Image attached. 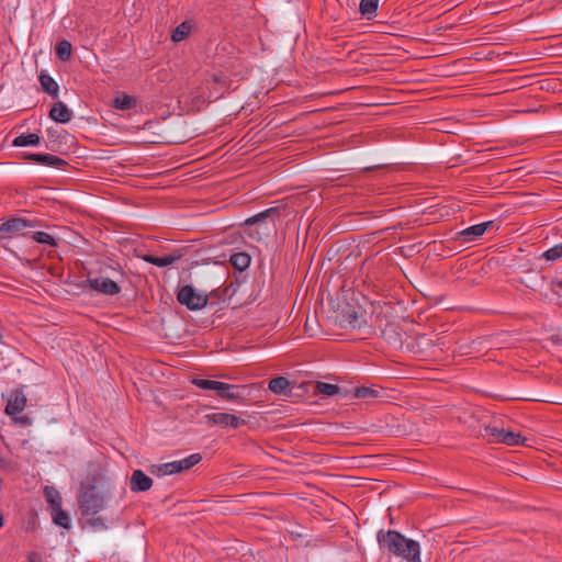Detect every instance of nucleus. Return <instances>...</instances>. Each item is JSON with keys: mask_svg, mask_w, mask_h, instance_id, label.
<instances>
[{"mask_svg": "<svg viewBox=\"0 0 562 562\" xmlns=\"http://www.w3.org/2000/svg\"><path fill=\"white\" fill-rule=\"evenodd\" d=\"M30 223L24 218H11L0 225V238H7L10 234L21 232Z\"/></svg>", "mask_w": 562, "mask_h": 562, "instance_id": "6e6552de", "label": "nucleus"}, {"mask_svg": "<svg viewBox=\"0 0 562 562\" xmlns=\"http://www.w3.org/2000/svg\"><path fill=\"white\" fill-rule=\"evenodd\" d=\"M8 467H9V461L5 458L0 456V468L7 469Z\"/></svg>", "mask_w": 562, "mask_h": 562, "instance_id": "f704fd0d", "label": "nucleus"}, {"mask_svg": "<svg viewBox=\"0 0 562 562\" xmlns=\"http://www.w3.org/2000/svg\"><path fill=\"white\" fill-rule=\"evenodd\" d=\"M41 143V137L35 133H23L18 135L12 145L15 147L37 146Z\"/></svg>", "mask_w": 562, "mask_h": 562, "instance_id": "dca6fc26", "label": "nucleus"}, {"mask_svg": "<svg viewBox=\"0 0 562 562\" xmlns=\"http://www.w3.org/2000/svg\"><path fill=\"white\" fill-rule=\"evenodd\" d=\"M274 210L273 209H270V210H266L252 217H249L246 220L245 224L246 225H254V224H257V223H261L263 222L266 218H268L270 216L271 213H273Z\"/></svg>", "mask_w": 562, "mask_h": 562, "instance_id": "c756f323", "label": "nucleus"}, {"mask_svg": "<svg viewBox=\"0 0 562 562\" xmlns=\"http://www.w3.org/2000/svg\"><path fill=\"white\" fill-rule=\"evenodd\" d=\"M315 389L318 393L324 396H334L338 393V387L335 384L326 382H317Z\"/></svg>", "mask_w": 562, "mask_h": 562, "instance_id": "a878e982", "label": "nucleus"}, {"mask_svg": "<svg viewBox=\"0 0 562 562\" xmlns=\"http://www.w3.org/2000/svg\"><path fill=\"white\" fill-rule=\"evenodd\" d=\"M44 497L48 504L49 510L58 509L61 507L63 498L60 493L54 486L44 487Z\"/></svg>", "mask_w": 562, "mask_h": 562, "instance_id": "4468645a", "label": "nucleus"}, {"mask_svg": "<svg viewBox=\"0 0 562 562\" xmlns=\"http://www.w3.org/2000/svg\"><path fill=\"white\" fill-rule=\"evenodd\" d=\"M378 326H379V328H382V326H383L382 321L379 322ZM381 331H382V335L386 337V331L384 329H381Z\"/></svg>", "mask_w": 562, "mask_h": 562, "instance_id": "e433bc0d", "label": "nucleus"}, {"mask_svg": "<svg viewBox=\"0 0 562 562\" xmlns=\"http://www.w3.org/2000/svg\"><path fill=\"white\" fill-rule=\"evenodd\" d=\"M56 55L63 61L68 60L71 57L72 46L67 40H63L57 43L55 47Z\"/></svg>", "mask_w": 562, "mask_h": 562, "instance_id": "412c9836", "label": "nucleus"}, {"mask_svg": "<svg viewBox=\"0 0 562 562\" xmlns=\"http://www.w3.org/2000/svg\"><path fill=\"white\" fill-rule=\"evenodd\" d=\"M88 282L93 290H95L100 293H105V278H103V277L93 278V279L89 278Z\"/></svg>", "mask_w": 562, "mask_h": 562, "instance_id": "7c9ffc66", "label": "nucleus"}, {"mask_svg": "<svg viewBox=\"0 0 562 562\" xmlns=\"http://www.w3.org/2000/svg\"><path fill=\"white\" fill-rule=\"evenodd\" d=\"M375 394H376V392L369 387H359L356 390V393H355L356 397H358V398L375 396Z\"/></svg>", "mask_w": 562, "mask_h": 562, "instance_id": "2f4dec72", "label": "nucleus"}, {"mask_svg": "<svg viewBox=\"0 0 562 562\" xmlns=\"http://www.w3.org/2000/svg\"><path fill=\"white\" fill-rule=\"evenodd\" d=\"M30 562H40V555L37 553H32L29 557Z\"/></svg>", "mask_w": 562, "mask_h": 562, "instance_id": "c9c22d12", "label": "nucleus"}, {"mask_svg": "<svg viewBox=\"0 0 562 562\" xmlns=\"http://www.w3.org/2000/svg\"><path fill=\"white\" fill-rule=\"evenodd\" d=\"M192 383L201 390H211L217 392L222 382L209 379L194 378L192 380Z\"/></svg>", "mask_w": 562, "mask_h": 562, "instance_id": "b1692460", "label": "nucleus"}, {"mask_svg": "<svg viewBox=\"0 0 562 562\" xmlns=\"http://www.w3.org/2000/svg\"><path fill=\"white\" fill-rule=\"evenodd\" d=\"M231 261L235 268L244 271L249 267L251 259L246 252H237L232 256Z\"/></svg>", "mask_w": 562, "mask_h": 562, "instance_id": "4be33fe9", "label": "nucleus"}, {"mask_svg": "<svg viewBox=\"0 0 562 562\" xmlns=\"http://www.w3.org/2000/svg\"><path fill=\"white\" fill-rule=\"evenodd\" d=\"M145 261L153 263L157 267H168L172 265L176 260L172 256H164V257H155V256H145Z\"/></svg>", "mask_w": 562, "mask_h": 562, "instance_id": "393cba45", "label": "nucleus"}, {"mask_svg": "<svg viewBox=\"0 0 562 562\" xmlns=\"http://www.w3.org/2000/svg\"><path fill=\"white\" fill-rule=\"evenodd\" d=\"M53 522L59 527H63L65 529L70 528V518L68 514L63 510V508L54 509L50 512Z\"/></svg>", "mask_w": 562, "mask_h": 562, "instance_id": "6ab92c4d", "label": "nucleus"}, {"mask_svg": "<svg viewBox=\"0 0 562 562\" xmlns=\"http://www.w3.org/2000/svg\"><path fill=\"white\" fill-rule=\"evenodd\" d=\"M379 3H380V0H360V3H359L360 14L368 20L374 19L376 16Z\"/></svg>", "mask_w": 562, "mask_h": 562, "instance_id": "2eb2a0df", "label": "nucleus"}, {"mask_svg": "<svg viewBox=\"0 0 562 562\" xmlns=\"http://www.w3.org/2000/svg\"><path fill=\"white\" fill-rule=\"evenodd\" d=\"M205 418L207 422L225 428H238L245 424L241 418L228 413H212L207 414Z\"/></svg>", "mask_w": 562, "mask_h": 562, "instance_id": "39448f33", "label": "nucleus"}, {"mask_svg": "<svg viewBox=\"0 0 562 562\" xmlns=\"http://www.w3.org/2000/svg\"><path fill=\"white\" fill-rule=\"evenodd\" d=\"M49 117L56 123L66 124L71 121L72 112L64 102L58 101L54 103L53 108L50 109Z\"/></svg>", "mask_w": 562, "mask_h": 562, "instance_id": "0eeeda50", "label": "nucleus"}, {"mask_svg": "<svg viewBox=\"0 0 562 562\" xmlns=\"http://www.w3.org/2000/svg\"><path fill=\"white\" fill-rule=\"evenodd\" d=\"M3 526V518L0 516V528Z\"/></svg>", "mask_w": 562, "mask_h": 562, "instance_id": "58836bf2", "label": "nucleus"}, {"mask_svg": "<svg viewBox=\"0 0 562 562\" xmlns=\"http://www.w3.org/2000/svg\"><path fill=\"white\" fill-rule=\"evenodd\" d=\"M378 540L380 546L391 554L400 557L407 562H422L420 546L417 541L406 538L394 530L380 533Z\"/></svg>", "mask_w": 562, "mask_h": 562, "instance_id": "f257e3e1", "label": "nucleus"}, {"mask_svg": "<svg viewBox=\"0 0 562 562\" xmlns=\"http://www.w3.org/2000/svg\"><path fill=\"white\" fill-rule=\"evenodd\" d=\"M40 82L48 94L57 97L59 87L53 77L42 74L40 76Z\"/></svg>", "mask_w": 562, "mask_h": 562, "instance_id": "aec40b11", "label": "nucleus"}, {"mask_svg": "<svg viewBox=\"0 0 562 562\" xmlns=\"http://www.w3.org/2000/svg\"><path fill=\"white\" fill-rule=\"evenodd\" d=\"M493 435L497 441L509 445V446L519 445L525 441V439L522 438L520 432L514 431V430L495 428L493 431Z\"/></svg>", "mask_w": 562, "mask_h": 562, "instance_id": "9b49d317", "label": "nucleus"}, {"mask_svg": "<svg viewBox=\"0 0 562 562\" xmlns=\"http://www.w3.org/2000/svg\"><path fill=\"white\" fill-rule=\"evenodd\" d=\"M237 390H238V386H236L234 384H228V383L222 382L221 386L216 393L218 394V396H221L224 400L236 401V400L240 398V394L238 393Z\"/></svg>", "mask_w": 562, "mask_h": 562, "instance_id": "f3484780", "label": "nucleus"}, {"mask_svg": "<svg viewBox=\"0 0 562 562\" xmlns=\"http://www.w3.org/2000/svg\"><path fill=\"white\" fill-rule=\"evenodd\" d=\"M493 225V221L483 222L472 225L462 231V235L467 241H473L484 235L488 227Z\"/></svg>", "mask_w": 562, "mask_h": 562, "instance_id": "ddd939ff", "label": "nucleus"}, {"mask_svg": "<svg viewBox=\"0 0 562 562\" xmlns=\"http://www.w3.org/2000/svg\"><path fill=\"white\" fill-rule=\"evenodd\" d=\"M289 387V381L283 376H278L269 382V389L277 394H285Z\"/></svg>", "mask_w": 562, "mask_h": 562, "instance_id": "5701e85b", "label": "nucleus"}, {"mask_svg": "<svg viewBox=\"0 0 562 562\" xmlns=\"http://www.w3.org/2000/svg\"><path fill=\"white\" fill-rule=\"evenodd\" d=\"M26 406V396L21 390H16L12 392L11 397L9 398L5 406V414L10 416H16L21 413Z\"/></svg>", "mask_w": 562, "mask_h": 562, "instance_id": "423d86ee", "label": "nucleus"}, {"mask_svg": "<svg viewBox=\"0 0 562 562\" xmlns=\"http://www.w3.org/2000/svg\"><path fill=\"white\" fill-rule=\"evenodd\" d=\"M201 461L199 453L190 454L183 459L153 465L151 472L157 476L172 475L192 468Z\"/></svg>", "mask_w": 562, "mask_h": 562, "instance_id": "7ed1b4c3", "label": "nucleus"}, {"mask_svg": "<svg viewBox=\"0 0 562 562\" xmlns=\"http://www.w3.org/2000/svg\"><path fill=\"white\" fill-rule=\"evenodd\" d=\"M153 480L140 470H135L131 477V490L133 492H144L151 487Z\"/></svg>", "mask_w": 562, "mask_h": 562, "instance_id": "f8f14e48", "label": "nucleus"}, {"mask_svg": "<svg viewBox=\"0 0 562 562\" xmlns=\"http://www.w3.org/2000/svg\"><path fill=\"white\" fill-rule=\"evenodd\" d=\"M14 422L21 426H30L32 424V419L29 416L15 417Z\"/></svg>", "mask_w": 562, "mask_h": 562, "instance_id": "72a5a7b5", "label": "nucleus"}, {"mask_svg": "<svg viewBox=\"0 0 562 562\" xmlns=\"http://www.w3.org/2000/svg\"><path fill=\"white\" fill-rule=\"evenodd\" d=\"M121 289H122V286L120 285L119 282L110 280L108 278V295L117 294V293H120Z\"/></svg>", "mask_w": 562, "mask_h": 562, "instance_id": "473e14b6", "label": "nucleus"}, {"mask_svg": "<svg viewBox=\"0 0 562 562\" xmlns=\"http://www.w3.org/2000/svg\"><path fill=\"white\" fill-rule=\"evenodd\" d=\"M549 261H557L562 258V244H557L546 250L542 255Z\"/></svg>", "mask_w": 562, "mask_h": 562, "instance_id": "cd10ccee", "label": "nucleus"}, {"mask_svg": "<svg viewBox=\"0 0 562 562\" xmlns=\"http://www.w3.org/2000/svg\"><path fill=\"white\" fill-rule=\"evenodd\" d=\"M192 31V24L189 21H184L179 24L171 34V40L175 43L183 41Z\"/></svg>", "mask_w": 562, "mask_h": 562, "instance_id": "a211bd4d", "label": "nucleus"}, {"mask_svg": "<svg viewBox=\"0 0 562 562\" xmlns=\"http://www.w3.org/2000/svg\"><path fill=\"white\" fill-rule=\"evenodd\" d=\"M345 325H348L352 328H359L361 323L359 321V314L357 311H351L345 319L341 321Z\"/></svg>", "mask_w": 562, "mask_h": 562, "instance_id": "c85d7f7f", "label": "nucleus"}, {"mask_svg": "<svg viewBox=\"0 0 562 562\" xmlns=\"http://www.w3.org/2000/svg\"><path fill=\"white\" fill-rule=\"evenodd\" d=\"M177 300L180 304L187 306V308L191 311L202 310L209 302L207 295L192 285H183L180 288L177 294Z\"/></svg>", "mask_w": 562, "mask_h": 562, "instance_id": "20e7f679", "label": "nucleus"}, {"mask_svg": "<svg viewBox=\"0 0 562 562\" xmlns=\"http://www.w3.org/2000/svg\"><path fill=\"white\" fill-rule=\"evenodd\" d=\"M112 105L119 111H130L137 106V99L133 95L126 94L125 92H116L112 100Z\"/></svg>", "mask_w": 562, "mask_h": 562, "instance_id": "9d476101", "label": "nucleus"}, {"mask_svg": "<svg viewBox=\"0 0 562 562\" xmlns=\"http://www.w3.org/2000/svg\"><path fill=\"white\" fill-rule=\"evenodd\" d=\"M103 502V495L95 486L82 484V493L79 497L80 509L85 517H89L88 521L93 526L103 525L100 518H94L102 509Z\"/></svg>", "mask_w": 562, "mask_h": 562, "instance_id": "f03ea898", "label": "nucleus"}, {"mask_svg": "<svg viewBox=\"0 0 562 562\" xmlns=\"http://www.w3.org/2000/svg\"><path fill=\"white\" fill-rule=\"evenodd\" d=\"M47 132H48V135H49L50 137H53V132H54V131H53V128H48V131H47Z\"/></svg>", "mask_w": 562, "mask_h": 562, "instance_id": "4c0bfd02", "label": "nucleus"}, {"mask_svg": "<svg viewBox=\"0 0 562 562\" xmlns=\"http://www.w3.org/2000/svg\"><path fill=\"white\" fill-rule=\"evenodd\" d=\"M29 159L35 161L36 164L57 169H60L67 165L64 159L52 154H31Z\"/></svg>", "mask_w": 562, "mask_h": 562, "instance_id": "1a4fd4ad", "label": "nucleus"}, {"mask_svg": "<svg viewBox=\"0 0 562 562\" xmlns=\"http://www.w3.org/2000/svg\"><path fill=\"white\" fill-rule=\"evenodd\" d=\"M32 237L38 244L56 246L55 238L46 232H35Z\"/></svg>", "mask_w": 562, "mask_h": 562, "instance_id": "bb28decb", "label": "nucleus"}]
</instances>
